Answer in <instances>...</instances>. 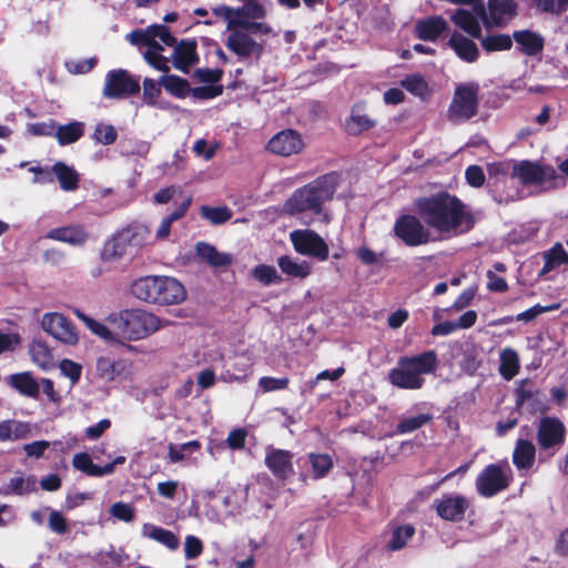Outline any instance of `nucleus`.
<instances>
[{
  "mask_svg": "<svg viewBox=\"0 0 568 568\" xmlns=\"http://www.w3.org/2000/svg\"><path fill=\"white\" fill-rule=\"evenodd\" d=\"M217 148L219 144L216 142L210 143L204 139H200L195 141L193 145V152L197 156L203 158L205 161H209L214 156Z\"/></svg>",
  "mask_w": 568,
  "mask_h": 568,
  "instance_id": "bf43d9fd",
  "label": "nucleus"
},
{
  "mask_svg": "<svg viewBox=\"0 0 568 568\" xmlns=\"http://www.w3.org/2000/svg\"><path fill=\"white\" fill-rule=\"evenodd\" d=\"M395 235L407 246H418L430 241L429 227L413 215H402L394 224Z\"/></svg>",
  "mask_w": 568,
  "mask_h": 568,
  "instance_id": "4468645a",
  "label": "nucleus"
},
{
  "mask_svg": "<svg viewBox=\"0 0 568 568\" xmlns=\"http://www.w3.org/2000/svg\"><path fill=\"white\" fill-rule=\"evenodd\" d=\"M499 374L506 381L513 379L519 373L520 361L515 349L510 347L503 348L499 354Z\"/></svg>",
  "mask_w": 568,
  "mask_h": 568,
  "instance_id": "f704fd0d",
  "label": "nucleus"
},
{
  "mask_svg": "<svg viewBox=\"0 0 568 568\" xmlns=\"http://www.w3.org/2000/svg\"><path fill=\"white\" fill-rule=\"evenodd\" d=\"M27 131L29 134L34 136H50L54 135L55 131V122H39V123H30L27 125Z\"/></svg>",
  "mask_w": 568,
  "mask_h": 568,
  "instance_id": "e2e57ef3",
  "label": "nucleus"
},
{
  "mask_svg": "<svg viewBox=\"0 0 568 568\" xmlns=\"http://www.w3.org/2000/svg\"><path fill=\"white\" fill-rule=\"evenodd\" d=\"M201 448V444L197 440H191L180 445L170 444L168 446V460L170 463L186 462L190 459V455L197 452Z\"/></svg>",
  "mask_w": 568,
  "mask_h": 568,
  "instance_id": "a19ab883",
  "label": "nucleus"
},
{
  "mask_svg": "<svg viewBox=\"0 0 568 568\" xmlns=\"http://www.w3.org/2000/svg\"><path fill=\"white\" fill-rule=\"evenodd\" d=\"M516 8L517 6L513 0H489L487 27L508 21L515 14Z\"/></svg>",
  "mask_w": 568,
  "mask_h": 568,
  "instance_id": "393cba45",
  "label": "nucleus"
},
{
  "mask_svg": "<svg viewBox=\"0 0 568 568\" xmlns=\"http://www.w3.org/2000/svg\"><path fill=\"white\" fill-rule=\"evenodd\" d=\"M513 41L507 34H489L481 39V47L488 51H501L511 48Z\"/></svg>",
  "mask_w": 568,
  "mask_h": 568,
  "instance_id": "de8ad7c7",
  "label": "nucleus"
},
{
  "mask_svg": "<svg viewBox=\"0 0 568 568\" xmlns=\"http://www.w3.org/2000/svg\"><path fill=\"white\" fill-rule=\"evenodd\" d=\"M471 9H458L452 14V21L474 38L480 37V22L487 27L488 17L483 1L470 4Z\"/></svg>",
  "mask_w": 568,
  "mask_h": 568,
  "instance_id": "f3484780",
  "label": "nucleus"
},
{
  "mask_svg": "<svg viewBox=\"0 0 568 568\" xmlns=\"http://www.w3.org/2000/svg\"><path fill=\"white\" fill-rule=\"evenodd\" d=\"M95 64H97V59L89 58V59L79 60V61H73V60L68 61V62H65V68L70 73L83 74V73L91 71Z\"/></svg>",
  "mask_w": 568,
  "mask_h": 568,
  "instance_id": "680f3d73",
  "label": "nucleus"
},
{
  "mask_svg": "<svg viewBox=\"0 0 568 568\" xmlns=\"http://www.w3.org/2000/svg\"><path fill=\"white\" fill-rule=\"evenodd\" d=\"M436 514L446 521L458 523L470 507V499L457 493L444 494L435 499Z\"/></svg>",
  "mask_w": 568,
  "mask_h": 568,
  "instance_id": "dca6fc26",
  "label": "nucleus"
},
{
  "mask_svg": "<svg viewBox=\"0 0 568 568\" xmlns=\"http://www.w3.org/2000/svg\"><path fill=\"white\" fill-rule=\"evenodd\" d=\"M47 239L62 242L72 246H82L89 239L90 234L83 224H69L54 227L47 233Z\"/></svg>",
  "mask_w": 568,
  "mask_h": 568,
  "instance_id": "412c9836",
  "label": "nucleus"
},
{
  "mask_svg": "<svg viewBox=\"0 0 568 568\" xmlns=\"http://www.w3.org/2000/svg\"><path fill=\"white\" fill-rule=\"evenodd\" d=\"M7 382L26 397L37 398L39 396L40 385L28 372L12 374L8 377Z\"/></svg>",
  "mask_w": 568,
  "mask_h": 568,
  "instance_id": "cd10ccee",
  "label": "nucleus"
},
{
  "mask_svg": "<svg viewBox=\"0 0 568 568\" xmlns=\"http://www.w3.org/2000/svg\"><path fill=\"white\" fill-rule=\"evenodd\" d=\"M110 514L115 519L124 523H131L134 519L135 509L130 504L118 501L110 507Z\"/></svg>",
  "mask_w": 568,
  "mask_h": 568,
  "instance_id": "6e6d98bb",
  "label": "nucleus"
},
{
  "mask_svg": "<svg viewBox=\"0 0 568 568\" xmlns=\"http://www.w3.org/2000/svg\"><path fill=\"white\" fill-rule=\"evenodd\" d=\"M293 454L285 449L267 447L265 465L278 479H287L294 474Z\"/></svg>",
  "mask_w": 568,
  "mask_h": 568,
  "instance_id": "aec40b11",
  "label": "nucleus"
},
{
  "mask_svg": "<svg viewBox=\"0 0 568 568\" xmlns=\"http://www.w3.org/2000/svg\"><path fill=\"white\" fill-rule=\"evenodd\" d=\"M356 256L366 265H374L383 258L382 253H376L366 245H362L356 250Z\"/></svg>",
  "mask_w": 568,
  "mask_h": 568,
  "instance_id": "774afa93",
  "label": "nucleus"
},
{
  "mask_svg": "<svg viewBox=\"0 0 568 568\" xmlns=\"http://www.w3.org/2000/svg\"><path fill=\"white\" fill-rule=\"evenodd\" d=\"M201 215L212 224L217 225L229 221L232 216V212L226 206L211 207L203 206L201 209Z\"/></svg>",
  "mask_w": 568,
  "mask_h": 568,
  "instance_id": "8fccbe9b",
  "label": "nucleus"
},
{
  "mask_svg": "<svg viewBox=\"0 0 568 568\" xmlns=\"http://www.w3.org/2000/svg\"><path fill=\"white\" fill-rule=\"evenodd\" d=\"M195 252L199 257L214 267L227 266L232 263L231 255L219 252L214 246L204 242L196 244Z\"/></svg>",
  "mask_w": 568,
  "mask_h": 568,
  "instance_id": "473e14b6",
  "label": "nucleus"
},
{
  "mask_svg": "<svg viewBox=\"0 0 568 568\" xmlns=\"http://www.w3.org/2000/svg\"><path fill=\"white\" fill-rule=\"evenodd\" d=\"M536 458V447L527 439H518L513 452V463L518 470H528Z\"/></svg>",
  "mask_w": 568,
  "mask_h": 568,
  "instance_id": "bb28decb",
  "label": "nucleus"
},
{
  "mask_svg": "<svg viewBox=\"0 0 568 568\" xmlns=\"http://www.w3.org/2000/svg\"><path fill=\"white\" fill-rule=\"evenodd\" d=\"M141 534L143 537L152 539L170 550H176L180 546V539L173 531L153 524H144Z\"/></svg>",
  "mask_w": 568,
  "mask_h": 568,
  "instance_id": "a878e982",
  "label": "nucleus"
},
{
  "mask_svg": "<svg viewBox=\"0 0 568 568\" xmlns=\"http://www.w3.org/2000/svg\"><path fill=\"white\" fill-rule=\"evenodd\" d=\"M40 324L47 334L62 344L73 346L79 342L75 326L61 313L51 312L43 314Z\"/></svg>",
  "mask_w": 568,
  "mask_h": 568,
  "instance_id": "ddd939ff",
  "label": "nucleus"
},
{
  "mask_svg": "<svg viewBox=\"0 0 568 568\" xmlns=\"http://www.w3.org/2000/svg\"><path fill=\"white\" fill-rule=\"evenodd\" d=\"M513 480V470L507 462L490 464L476 478V489L483 497H493L506 489Z\"/></svg>",
  "mask_w": 568,
  "mask_h": 568,
  "instance_id": "9b49d317",
  "label": "nucleus"
},
{
  "mask_svg": "<svg viewBox=\"0 0 568 568\" xmlns=\"http://www.w3.org/2000/svg\"><path fill=\"white\" fill-rule=\"evenodd\" d=\"M49 528L59 535L65 534L69 529L65 517L58 510L50 509Z\"/></svg>",
  "mask_w": 568,
  "mask_h": 568,
  "instance_id": "0e129e2a",
  "label": "nucleus"
},
{
  "mask_svg": "<svg viewBox=\"0 0 568 568\" xmlns=\"http://www.w3.org/2000/svg\"><path fill=\"white\" fill-rule=\"evenodd\" d=\"M308 458L314 478L324 477L333 466V460L327 454H311Z\"/></svg>",
  "mask_w": 568,
  "mask_h": 568,
  "instance_id": "09e8293b",
  "label": "nucleus"
},
{
  "mask_svg": "<svg viewBox=\"0 0 568 568\" xmlns=\"http://www.w3.org/2000/svg\"><path fill=\"white\" fill-rule=\"evenodd\" d=\"M271 29L265 23H244L230 31L226 47L241 59H258L264 49L263 36Z\"/></svg>",
  "mask_w": 568,
  "mask_h": 568,
  "instance_id": "6e6552de",
  "label": "nucleus"
},
{
  "mask_svg": "<svg viewBox=\"0 0 568 568\" xmlns=\"http://www.w3.org/2000/svg\"><path fill=\"white\" fill-rule=\"evenodd\" d=\"M290 241L294 250L301 255L314 257L321 262L328 258V244L315 231L308 229L294 230L290 233Z\"/></svg>",
  "mask_w": 568,
  "mask_h": 568,
  "instance_id": "f8f14e48",
  "label": "nucleus"
},
{
  "mask_svg": "<svg viewBox=\"0 0 568 568\" xmlns=\"http://www.w3.org/2000/svg\"><path fill=\"white\" fill-rule=\"evenodd\" d=\"M414 535L415 528L412 525H390L385 534V548L389 551L400 550Z\"/></svg>",
  "mask_w": 568,
  "mask_h": 568,
  "instance_id": "5701e85b",
  "label": "nucleus"
},
{
  "mask_svg": "<svg viewBox=\"0 0 568 568\" xmlns=\"http://www.w3.org/2000/svg\"><path fill=\"white\" fill-rule=\"evenodd\" d=\"M277 265L283 274L294 278H305L312 273V265L307 261L283 255L277 258Z\"/></svg>",
  "mask_w": 568,
  "mask_h": 568,
  "instance_id": "c85d7f7f",
  "label": "nucleus"
},
{
  "mask_svg": "<svg viewBox=\"0 0 568 568\" xmlns=\"http://www.w3.org/2000/svg\"><path fill=\"white\" fill-rule=\"evenodd\" d=\"M251 273L254 280L266 286L271 284H278L282 281L276 268L272 265L258 264Z\"/></svg>",
  "mask_w": 568,
  "mask_h": 568,
  "instance_id": "a18cd8bd",
  "label": "nucleus"
},
{
  "mask_svg": "<svg viewBox=\"0 0 568 568\" xmlns=\"http://www.w3.org/2000/svg\"><path fill=\"white\" fill-rule=\"evenodd\" d=\"M561 265H568V253L561 244H556L546 255L544 272H549Z\"/></svg>",
  "mask_w": 568,
  "mask_h": 568,
  "instance_id": "49530a36",
  "label": "nucleus"
},
{
  "mask_svg": "<svg viewBox=\"0 0 568 568\" xmlns=\"http://www.w3.org/2000/svg\"><path fill=\"white\" fill-rule=\"evenodd\" d=\"M513 169V163L508 161H501V162H493L487 165V173L489 180L496 179L499 180L504 176H506L510 170Z\"/></svg>",
  "mask_w": 568,
  "mask_h": 568,
  "instance_id": "338daca9",
  "label": "nucleus"
},
{
  "mask_svg": "<svg viewBox=\"0 0 568 568\" xmlns=\"http://www.w3.org/2000/svg\"><path fill=\"white\" fill-rule=\"evenodd\" d=\"M437 362V354L434 351L400 357L396 366L389 371L388 381L402 389H419L425 383L424 375L434 373Z\"/></svg>",
  "mask_w": 568,
  "mask_h": 568,
  "instance_id": "20e7f679",
  "label": "nucleus"
},
{
  "mask_svg": "<svg viewBox=\"0 0 568 568\" xmlns=\"http://www.w3.org/2000/svg\"><path fill=\"white\" fill-rule=\"evenodd\" d=\"M126 39L133 45L148 48L143 55L150 65L159 71H169V59L161 52L164 45H173L175 39L166 27L151 26L144 30H134L126 36Z\"/></svg>",
  "mask_w": 568,
  "mask_h": 568,
  "instance_id": "423d86ee",
  "label": "nucleus"
},
{
  "mask_svg": "<svg viewBox=\"0 0 568 568\" xmlns=\"http://www.w3.org/2000/svg\"><path fill=\"white\" fill-rule=\"evenodd\" d=\"M197 60L196 43L194 40H182L173 51V65L175 69L187 72Z\"/></svg>",
  "mask_w": 568,
  "mask_h": 568,
  "instance_id": "b1692460",
  "label": "nucleus"
},
{
  "mask_svg": "<svg viewBox=\"0 0 568 568\" xmlns=\"http://www.w3.org/2000/svg\"><path fill=\"white\" fill-rule=\"evenodd\" d=\"M30 432L29 425L19 420L0 422V442L26 438Z\"/></svg>",
  "mask_w": 568,
  "mask_h": 568,
  "instance_id": "ea45409f",
  "label": "nucleus"
},
{
  "mask_svg": "<svg viewBox=\"0 0 568 568\" xmlns=\"http://www.w3.org/2000/svg\"><path fill=\"white\" fill-rule=\"evenodd\" d=\"M123 371V363L109 356H99L95 361V376L103 382H113Z\"/></svg>",
  "mask_w": 568,
  "mask_h": 568,
  "instance_id": "2f4dec72",
  "label": "nucleus"
},
{
  "mask_svg": "<svg viewBox=\"0 0 568 568\" xmlns=\"http://www.w3.org/2000/svg\"><path fill=\"white\" fill-rule=\"evenodd\" d=\"M126 458L124 456L116 457L112 463L104 466H98L92 462V458L87 453L75 454L72 460V465L75 469L93 477H101L104 475L112 474L116 465L124 464Z\"/></svg>",
  "mask_w": 568,
  "mask_h": 568,
  "instance_id": "4be33fe9",
  "label": "nucleus"
},
{
  "mask_svg": "<svg viewBox=\"0 0 568 568\" xmlns=\"http://www.w3.org/2000/svg\"><path fill=\"white\" fill-rule=\"evenodd\" d=\"M151 231L144 224H131L109 240L101 252L103 262L113 263L124 256L136 254L152 241Z\"/></svg>",
  "mask_w": 568,
  "mask_h": 568,
  "instance_id": "0eeeda50",
  "label": "nucleus"
},
{
  "mask_svg": "<svg viewBox=\"0 0 568 568\" xmlns=\"http://www.w3.org/2000/svg\"><path fill=\"white\" fill-rule=\"evenodd\" d=\"M94 139L104 145L112 144L116 140V131L112 125L100 123L95 128Z\"/></svg>",
  "mask_w": 568,
  "mask_h": 568,
  "instance_id": "052dcab7",
  "label": "nucleus"
},
{
  "mask_svg": "<svg viewBox=\"0 0 568 568\" xmlns=\"http://www.w3.org/2000/svg\"><path fill=\"white\" fill-rule=\"evenodd\" d=\"M267 149L276 155L291 156L304 149V141L298 132L287 129L276 133L268 141Z\"/></svg>",
  "mask_w": 568,
  "mask_h": 568,
  "instance_id": "6ab92c4d",
  "label": "nucleus"
},
{
  "mask_svg": "<svg viewBox=\"0 0 568 568\" xmlns=\"http://www.w3.org/2000/svg\"><path fill=\"white\" fill-rule=\"evenodd\" d=\"M203 551V544L200 538L189 535L184 541V556L186 559H194Z\"/></svg>",
  "mask_w": 568,
  "mask_h": 568,
  "instance_id": "69168bd1",
  "label": "nucleus"
},
{
  "mask_svg": "<svg viewBox=\"0 0 568 568\" xmlns=\"http://www.w3.org/2000/svg\"><path fill=\"white\" fill-rule=\"evenodd\" d=\"M513 176L523 185L535 186L541 191L554 190L559 179L552 165L529 160L513 162Z\"/></svg>",
  "mask_w": 568,
  "mask_h": 568,
  "instance_id": "1a4fd4ad",
  "label": "nucleus"
},
{
  "mask_svg": "<svg viewBox=\"0 0 568 568\" xmlns=\"http://www.w3.org/2000/svg\"><path fill=\"white\" fill-rule=\"evenodd\" d=\"M74 314L92 334L110 345H125L128 341L143 339L165 325L164 321L144 310H122L111 313L103 322L79 310H74Z\"/></svg>",
  "mask_w": 568,
  "mask_h": 568,
  "instance_id": "f257e3e1",
  "label": "nucleus"
},
{
  "mask_svg": "<svg viewBox=\"0 0 568 568\" xmlns=\"http://www.w3.org/2000/svg\"><path fill=\"white\" fill-rule=\"evenodd\" d=\"M52 172L55 174L63 191L71 192L78 189L80 178L73 168L63 162H57L52 166Z\"/></svg>",
  "mask_w": 568,
  "mask_h": 568,
  "instance_id": "c9c22d12",
  "label": "nucleus"
},
{
  "mask_svg": "<svg viewBox=\"0 0 568 568\" xmlns=\"http://www.w3.org/2000/svg\"><path fill=\"white\" fill-rule=\"evenodd\" d=\"M432 419V416L428 414H419L416 416L405 417L397 425V433L407 434L412 433L425 424H427Z\"/></svg>",
  "mask_w": 568,
  "mask_h": 568,
  "instance_id": "3c124183",
  "label": "nucleus"
},
{
  "mask_svg": "<svg viewBox=\"0 0 568 568\" xmlns=\"http://www.w3.org/2000/svg\"><path fill=\"white\" fill-rule=\"evenodd\" d=\"M251 373V364L247 359L237 358L233 364V369H225L222 373V381L226 383L245 382Z\"/></svg>",
  "mask_w": 568,
  "mask_h": 568,
  "instance_id": "79ce46f5",
  "label": "nucleus"
},
{
  "mask_svg": "<svg viewBox=\"0 0 568 568\" xmlns=\"http://www.w3.org/2000/svg\"><path fill=\"white\" fill-rule=\"evenodd\" d=\"M537 8L545 12L560 14L568 8V0H532Z\"/></svg>",
  "mask_w": 568,
  "mask_h": 568,
  "instance_id": "13d9d810",
  "label": "nucleus"
},
{
  "mask_svg": "<svg viewBox=\"0 0 568 568\" xmlns=\"http://www.w3.org/2000/svg\"><path fill=\"white\" fill-rule=\"evenodd\" d=\"M288 383L290 381L287 377L276 378L264 376L258 379V386L263 393L285 389L288 386Z\"/></svg>",
  "mask_w": 568,
  "mask_h": 568,
  "instance_id": "4d7b16f0",
  "label": "nucleus"
},
{
  "mask_svg": "<svg viewBox=\"0 0 568 568\" xmlns=\"http://www.w3.org/2000/svg\"><path fill=\"white\" fill-rule=\"evenodd\" d=\"M30 355L32 362L42 371H50L55 366L52 351L42 342H33L31 344Z\"/></svg>",
  "mask_w": 568,
  "mask_h": 568,
  "instance_id": "e433bc0d",
  "label": "nucleus"
},
{
  "mask_svg": "<svg viewBox=\"0 0 568 568\" xmlns=\"http://www.w3.org/2000/svg\"><path fill=\"white\" fill-rule=\"evenodd\" d=\"M213 13L226 21L229 31L240 26H244L245 23L243 19L237 18L236 9L230 8L227 6L222 4L213 8Z\"/></svg>",
  "mask_w": 568,
  "mask_h": 568,
  "instance_id": "603ef678",
  "label": "nucleus"
},
{
  "mask_svg": "<svg viewBox=\"0 0 568 568\" xmlns=\"http://www.w3.org/2000/svg\"><path fill=\"white\" fill-rule=\"evenodd\" d=\"M514 39L528 55L537 54L544 47L542 38L538 33L528 30L515 32Z\"/></svg>",
  "mask_w": 568,
  "mask_h": 568,
  "instance_id": "4c0bfd02",
  "label": "nucleus"
},
{
  "mask_svg": "<svg viewBox=\"0 0 568 568\" xmlns=\"http://www.w3.org/2000/svg\"><path fill=\"white\" fill-rule=\"evenodd\" d=\"M84 132V124L82 122L73 121L64 125H57L54 135L61 145H67L77 142Z\"/></svg>",
  "mask_w": 568,
  "mask_h": 568,
  "instance_id": "58836bf2",
  "label": "nucleus"
},
{
  "mask_svg": "<svg viewBox=\"0 0 568 568\" xmlns=\"http://www.w3.org/2000/svg\"><path fill=\"white\" fill-rule=\"evenodd\" d=\"M132 294L144 302L175 305L186 298L184 286L174 277L149 275L133 282Z\"/></svg>",
  "mask_w": 568,
  "mask_h": 568,
  "instance_id": "39448f33",
  "label": "nucleus"
},
{
  "mask_svg": "<svg viewBox=\"0 0 568 568\" xmlns=\"http://www.w3.org/2000/svg\"><path fill=\"white\" fill-rule=\"evenodd\" d=\"M446 29L447 22L442 17H430L416 24L418 38L426 41L436 40Z\"/></svg>",
  "mask_w": 568,
  "mask_h": 568,
  "instance_id": "c756f323",
  "label": "nucleus"
},
{
  "mask_svg": "<svg viewBox=\"0 0 568 568\" xmlns=\"http://www.w3.org/2000/svg\"><path fill=\"white\" fill-rule=\"evenodd\" d=\"M415 209L429 229L444 236H455L474 226L473 215L466 205L447 192L417 199Z\"/></svg>",
  "mask_w": 568,
  "mask_h": 568,
  "instance_id": "f03ea898",
  "label": "nucleus"
},
{
  "mask_svg": "<svg viewBox=\"0 0 568 568\" xmlns=\"http://www.w3.org/2000/svg\"><path fill=\"white\" fill-rule=\"evenodd\" d=\"M375 122L369 119L366 114L353 113L347 121V130L352 134H358L362 131L373 128Z\"/></svg>",
  "mask_w": 568,
  "mask_h": 568,
  "instance_id": "5fc2aeb1",
  "label": "nucleus"
},
{
  "mask_svg": "<svg viewBox=\"0 0 568 568\" xmlns=\"http://www.w3.org/2000/svg\"><path fill=\"white\" fill-rule=\"evenodd\" d=\"M159 84L178 98L185 97L190 91L186 80L173 74L161 77Z\"/></svg>",
  "mask_w": 568,
  "mask_h": 568,
  "instance_id": "c03bdc74",
  "label": "nucleus"
},
{
  "mask_svg": "<svg viewBox=\"0 0 568 568\" xmlns=\"http://www.w3.org/2000/svg\"><path fill=\"white\" fill-rule=\"evenodd\" d=\"M140 90L139 79L123 69L112 70L105 77L103 95L109 99H120L134 94Z\"/></svg>",
  "mask_w": 568,
  "mask_h": 568,
  "instance_id": "2eb2a0df",
  "label": "nucleus"
},
{
  "mask_svg": "<svg viewBox=\"0 0 568 568\" xmlns=\"http://www.w3.org/2000/svg\"><path fill=\"white\" fill-rule=\"evenodd\" d=\"M37 489V479L31 475H17L12 477L8 484V490L6 493H12L17 495H24Z\"/></svg>",
  "mask_w": 568,
  "mask_h": 568,
  "instance_id": "37998d69",
  "label": "nucleus"
},
{
  "mask_svg": "<svg viewBox=\"0 0 568 568\" xmlns=\"http://www.w3.org/2000/svg\"><path fill=\"white\" fill-rule=\"evenodd\" d=\"M449 44L456 54L467 62H474L478 57V48L470 39L455 32L449 39Z\"/></svg>",
  "mask_w": 568,
  "mask_h": 568,
  "instance_id": "72a5a7b5",
  "label": "nucleus"
},
{
  "mask_svg": "<svg viewBox=\"0 0 568 568\" xmlns=\"http://www.w3.org/2000/svg\"><path fill=\"white\" fill-rule=\"evenodd\" d=\"M478 92L477 83L458 84L447 111L448 120L454 123H463L473 118L478 108Z\"/></svg>",
  "mask_w": 568,
  "mask_h": 568,
  "instance_id": "9d476101",
  "label": "nucleus"
},
{
  "mask_svg": "<svg viewBox=\"0 0 568 568\" xmlns=\"http://www.w3.org/2000/svg\"><path fill=\"white\" fill-rule=\"evenodd\" d=\"M566 427L556 417H544L537 429V442L541 449L560 448L566 440Z\"/></svg>",
  "mask_w": 568,
  "mask_h": 568,
  "instance_id": "a211bd4d",
  "label": "nucleus"
},
{
  "mask_svg": "<svg viewBox=\"0 0 568 568\" xmlns=\"http://www.w3.org/2000/svg\"><path fill=\"white\" fill-rule=\"evenodd\" d=\"M400 85L412 95L425 101L432 95V88L419 73H412L400 80Z\"/></svg>",
  "mask_w": 568,
  "mask_h": 568,
  "instance_id": "7c9ffc66",
  "label": "nucleus"
},
{
  "mask_svg": "<svg viewBox=\"0 0 568 568\" xmlns=\"http://www.w3.org/2000/svg\"><path fill=\"white\" fill-rule=\"evenodd\" d=\"M338 179L336 173L326 174L296 190L285 201L283 212L291 216H298L306 225L315 221L329 223L331 216L323 209V204L333 197Z\"/></svg>",
  "mask_w": 568,
  "mask_h": 568,
  "instance_id": "7ed1b4c3",
  "label": "nucleus"
},
{
  "mask_svg": "<svg viewBox=\"0 0 568 568\" xmlns=\"http://www.w3.org/2000/svg\"><path fill=\"white\" fill-rule=\"evenodd\" d=\"M61 374L69 378L71 386H74L81 378L82 365L71 359L64 358L59 363Z\"/></svg>",
  "mask_w": 568,
  "mask_h": 568,
  "instance_id": "864d4df0",
  "label": "nucleus"
}]
</instances>
